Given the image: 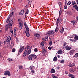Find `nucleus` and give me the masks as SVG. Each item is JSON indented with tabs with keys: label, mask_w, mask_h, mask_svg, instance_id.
<instances>
[{
	"label": "nucleus",
	"mask_w": 78,
	"mask_h": 78,
	"mask_svg": "<svg viewBox=\"0 0 78 78\" xmlns=\"http://www.w3.org/2000/svg\"><path fill=\"white\" fill-rule=\"evenodd\" d=\"M31 53V50L30 49V46H27V49L24 52L23 54V57H25L27 55H30Z\"/></svg>",
	"instance_id": "1"
},
{
	"label": "nucleus",
	"mask_w": 78,
	"mask_h": 78,
	"mask_svg": "<svg viewBox=\"0 0 78 78\" xmlns=\"http://www.w3.org/2000/svg\"><path fill=\"white\" fill-rule=\"evenodd\" d=\"M62 21V20L61 19L59 18V17H58L57 20V21H56V25H57V27L55 30V32H58V30H59V28H58V25L59 22L61 23Z\"/></svg>",
	"instance_id": "2"
},
{
	"label": "nucleus",
	"mask_w": 78,
	"mask_h": 78,
	"mask_svg": "<svg viewBox=\"0 0 78 78\" xmlns=\"http://www.w3.org/2000/svg\"><path fill=\"white\" fill-rule=\"evenodd\" d=\"M36 55L34 54H31L28 57V59L30 61H31L33 59V58L34 59H36Z\"/></svg>",
	"instance_id": "3"
},
{
	"label": "nucleus",
	"mask_w": 78,
	"mask_h": 78,
	"mask_svg": "<svg viewBox=\"0 0 78 78\" xmlns=\"http://www.w3.org/2000/svg\"><path fill=\"white\" fill-rule=\"evenodd\" d=\"M5 75H8L9 76H11V74H10V72L8 71H5L4 73Z\"/></svg>",
	"instance_id": "4"
},
{
	"label": "nucleus",
	"mask_w": 78,
	"mask_h": 78,
	"mask_svg": "<svg viewBox=\"0 0 78 78\" xmlns=\"http://www.w3.org/2000/svg\"><path fill=\"white\" fill-rule=\"evenodd\" d=\"M55 33V31L53 30H51L49 31H48V35H51V34H53Z\"/></svg>",
	"instance_id": "5"
},
{
	"label": "nucleus",
	"mask_w": 78,
	"mask_h": 78,
	"mask_svg": "<svg viewBox=\"0 0 78 78\" xmlns=\"http://www.w3.org/2000/svg\"><path fill=\"white\" fill-rule=\"evenodd\" d=\"M10 28V27L9 26V25L7 24L5 27V30L6 31H7L8 30V29Z\"/></svg>",
	"instance_id": "6"
},
{
	"label": "nucleus",
	"mask_w": 78,
	"mask_h": 78,
	"mask_svg": "<svg viewBox=\"0 0 78 78\" xmlns=\"http://www.w3.org/2000/svg\"><path fill=\"white\" fill-rule=\"evenodd\" d=\"M11 37L9 36H8L6 39V42H9L10 41H11Z\"/></svg>",
	"instance_id": "7"
},
{
	"label": "nucleus",
	"mask_w": 78,
	"mask_h": 78,
	"mask_svg": "<svg viewBox=\"0 0 78 78\" xmlns=\"http://www.w3.org/2000/svg\"><path fill=\"white\" fill-rule=\"evenodd\" d=\"M20 25H19V29L20 30H21L22 28V27H23V25H22V23L21 22H20L19 23Z\"/></svg>",
	"instance_id": "8"
},
{
	"label": "nucleus",
	"mask_w": 78,
	"mask_h": 78,
	"mask_svg": "<svg viewBox=\"0 0 78 78\" xmlns=\"http://www.w3.org/2000/svg\"><path fill=\"white\" fill-rule=\"evenodd\" d=\"M65 48L66 50H70L72 49V48L71 47L69 46H66L65 47Z\"/></svg>",
	"instance_id": "9"
},
{
	"label": "nucleus",
	"mask_w": 78,
	"mask_h": 78,
	"mask_svg": "<svg viewBox=\"0 0 78 78\" xmlns=\"http://www.w3.org/2000/svg\"><path fill=\"white\" fill-rule=\"evenodd\" d=\"M75 51L74 50H71L69 51V54L71 55H72L73 53H74V52H75Z\"/></svg>",
	"instance_id": "10"
},
{
	"label": "nucleus",
	"mask_w": 78,
	"mask_h": 78,
	"mask_svg": "<svg viewBox=\"0 0 78 78\" xmlns=\"http://www.w3.org/2000/svg\"><path fill=\"white\" fill-rule=\"evenodd\" d=\"M58 53L59 55H62V50L61 49L59 50L58 51Z\"/></svg>",
	"instance_id": "11"
},
{
	"label": "nucleus",
	"mask_w": 78,
	"mask_h": 78,
	"mask_svg": "<svg viewBox=\"0 0 78 78\" xmlns=\"http://www.w3.org/2000/svg\"><path fill=\"white\" fill-rule=\"evenodd\" d=\"M68 76L69 77H71V78H75V76L73 74H69L68 75Z\"/></svg>",
	"instance_id": "12"
},
{
	"label": "nucleus",
	"mask_w": 78,
	"mask_h": 78,
	"mask_svg": "<svg viewBox=\"0 0 78 78\" xmlns=\"http://www.w3.org/2000/svg\"><path fill=\"white\" fill-rule=\"evenodd\" d=\"M24 13V10H22L20 13H19L20 15H23Z\"/></svg>",
	"instance_id": "13"
},
{
	"label": "nucleus",
	"mask_w": 78,
	"mask_h": 78,
	"mask_svg": "<svg viewBox=\"0 0 78 78\" xmlns=\"http://www.w3.org/2000/svg\"><path fill=\"white\" fill-rule=\"evenodd\" d=\"M34 35L35 36L37 37H39L40 36V34L37 33L34 34Z\"/></svg>",
	"instance_id": "14"
},
{
	"label": "nucleus",
	"mask_w": 78,
	"mask_h": 78,
	"mask_svg": "<svg viewBox=\"0 0 78 78\" xmlns=\"http://www.w3.org/2000/svg\"><path fill=\"white\" fill-rule=\"evenodd\" d=\"M69 66L71 67H73V66H75V63H72V64H69Z\"/></svg>",
	"instance_id": "15"
},
{
	"label": "nucleus",
	"mask_w": 78,
	"mask_h": 78,
	"mask_svg": "<svg viewBox=\"0 0 78 78\" xmlns=\"http://www.w3.org/2000/svg\"><path fill=\"white\" fill-rule=\"evenodd\" d=\"M55 70L54 69H52L51 71V73H55Z\"/></svg>",
	"instance_id": "16"
},
{
	"label": "nucleus",
	"mask_w": 78,
	"mask_h": 78,
	"mask_svg": "<svg viewBox=\"0 0 78 78\" xmlns=\"http://www.w3.org/2000/svg\"><path fill=\"white\" fill-rule=\"evenodd\" d=\"M23 48H22L20 49L19 51L20 52V53H21V52H22V51L23 50Z\"/></svg>",
	"instance_id": "17"
},
{
	"label": "nucleus",
	"mask_w": 78,
	"mask_h": 78,
	"mask_svg": "<svg viewBox=\"0 0 78 78\" xmlns=\"http://www.w3.org/2000/svg\"><path fill=\"white\" fill-rule=\"evenodd\" d=\"M63 32H64V27H62V29L60 31V34H62L63 33Z\"/></svg>",
	"instance_id": "18"
},
{
	"label": "nucleus",
	"mask_w": 78,
	"mask_h": 78,
	"mask_svg": "<svg viewBox=\"0 0 78 78\" xmlns=\"http://www.w3.org/2000/svg\"><path fill=\"white\" fill-rule=\"evenodd\" d=\"M24 33L26 34L27 36V37H29V36H30V34L28 33L29 32L25 31Z\"/></svg>",
	"instance_id": "19"
},
{
	"label": "nucleus",
	"mask_w": 78,
	"mask_h": 78,
	"mask_svg": "<svg viewBox=\"0 0 78 78\" xmlns=\"http://www.w3.org/2000/svg\"><path fill=\"white\" fill-rule=\"evenodd\" d=\"M43 40L44 41H48V37H46L43 38Z\"/></svg>",
	"instance_id": "20"
},
{
	"label": "nucleus",
	"mask_w": 78,
	"mask_h": 78,
	"mask_svg": "<svg viewBox=\"0 0 78 78\" xmlns=\"http://www.w3.org/2000/svg\"><path fill=\"white\" fill-rule=\"evenodd\" d=\"M10 19V16H8L7 19V20L6 21V23H8L9 22V20Z\"/></svg>",
	"instance_id": "21"
},
{
	"label": "nucleus",
	"mask_w": 78,
	"mask_h": 78,
	"mask_svg": "<svg viewBox=\"0 0 78 78\" xmlns=\"http://www.w3.org/2000/svg\"><path fill=\"white\" fill-rule=\"evenodd\" d=\"M58 59H57V57H55L53 59V61H57Z\"/></svg>",
	"instance_id": "22"
},
{
	"label": "nucleus",
	"mask_w": 78,
	"mask_h": 78,
	"mask_svg": "<svg viewBox=\"0 0 78 78\" xmlns=\"http://www.w3.org/2000/svg\"><path fill=\"white\" fill-rule=\"evenodd\" d=\"M74 39H75V40H76V41L78 40V36L77 35H76L74 37Z\"/></svg>",
	"instance_id": "23"
},
{
	"label": "nucleus",
	"mask_w": 78,
	"mask_h": 78,
	"mask_svg": "<svg viewBox=\"0 0 78 78\" xmlns=\"http://www.w3.org/2000/svg\"><path fill=\"white\" fill-rule=\"evenodd\" d=\"M69 71L71 72H74V70H73V69L72 68H71L69 69Z\"/></svg>",
	"instance_id": "24"
},
{
	"label": "nucleus",
	"mask_w": 78,
	"mask_h": 78,
	"mask_svg": "<svg viewBox=\"0 0 78 78\" xmlns=\"http://www.w3.org/2000/svg\"><path fill=\"white\" fill-rule=\"evenodd\" d=\"M44 41H43L41 43H40V45H42V46H44Z\"/></svg>",
	"instance_id": "25"
},
{
	"label": "nucleus",
	"mask_w": 78,
	"mask_h": 78,
	"mask_svg": "<svg viewBox=\"0 0 78 78\" xmlns=\"http://www.w3.org/2000/svg\"><path fill=\"white\" fill-rule=\"evenodd\" d=\"M26 32L27 33H29V31H30V29L28 28V27H27V28H26Z\"/></svg>",
	"instance_id": "26"
},
{
	"label": "nucleus",
	"mask_w": 78,
	"mask_h": 78,
	"mask_svg": "<svg viewBox=\"0 0 78 78\" xmlns=\"http://www.w3.org/2000/svg\"><path fill=\"white\" fill-rule=\"evenodd\" d=\"M74 56V57H76V58H77V57H78V53H76Z\"/></svg>",
	"instance_id": "27"
},
{
	"label": "nucleus",
	"mask_w": 78,
	"mask_h": 78,
	"mask_svg": "<svg viewBox=\"0 0 78 78\" xmlns=\"http://www.w3.org/2000/svg\"><path fill=\"white\" fill-rule=\"evenodd\" d=\"M19 69L20 70H22V69H23V66H19Z\"/></svg>",
	"instance_id": "28"
},
{
	"label": "nucleus",
	"mask_w": 78,
	"mask_h": 78,
	"mask_svg": "<svg viewBox=\"0 0 78 78\" xmlns=\"http://www.w3.org/2000/svg\"><path fill=\"white\" fill-rule=\"evenodd\" d=\"M12 15H13V12L11 13L9 15V17H10V18L11 17H12Z\"/></svg>",
	"instance_id": "29"
},
{
	"label": "nucleus",
	"mask_w": 78,
	"mask_h": 78,
	"mask_svg": "<svg viewBox=\"0 0 78 78\" xmlns=\"http://www.w3.org/2000/svg\"><path fill=\"white\" fill-rule=\"evenodd\" d=\"M77 7H78V6L76 5H74V6H73V8H75V9L76 8H77Z\"/></svg>",
	"instance_id": "30"
},
{
	"label": "nucleus",
	"mask_w": 78,
	"mask_h": 78,
	"mask_svg": "<svg viewBox=\"0 0 78 78\" xmlns=\"http://www.w3.org/2000/svg\"><path fill=\"white\" fill-rule=\"evenodd\" d=\"M62 12V11L61 10H60L59 12V17H60L61 15V13Z\"/></svg>",
	"instance_id": "31"
},
{
	"label": "nucleus",
	"mask_w": 78,
	"mask_h": 78,
	"mask_svg": "<svg viewBox=\"0 0 78 78\" xmlns=\"http://www.w3.org/2000/svg\"><path fill=\"white\" fill-rule=\"evenodd\" d=\"M72 5H73L76 4V2H75V1H73L72 2Z\"/></svg>",
	"instance_id": "32"
},
{
	"label": "nucleus",
	"mask_w": 78,
	"mask_h": 78,
	"mask_svg": "<svg viewBox=\"0 0 78 78\" xmlns=\"http://www.w3.org/2000/svg\"><path fill=\"white\" fill-rule=\"evenodd\" d=\"M71 22L73 24V25H74L75 23V21H71Z\"/></svg>",
	"instance_id": "33"
},
{
	"label": "nucleus",
	"mask_w": 78,
	"mask_h": 78,
	"mask_svg": "<svg viewBox=\"0 0 78 78\" xmlns=\"http://www.w3.org/2000/svg\"><path fill=\"white\" fill-rule=\"evenodd\" d=\"M27 2L28 3H32L31 0H27Z\"/></svg>",
	"instance_id": "34"
},
{
	"label": "nucleus",
	"mask_w": 78,
	"mask_h": 78,
	"mask_svg": "<svg viewBox=\"0 0 78 78\" xmlns=\"http://www.w3.org/2000/svg\"><path fill=\"white\" fill-rule=\"evenodd\" d=\"M30 70H33V69H34V67L33 66H30Z\"/></svg>",
	"instance_id": "35"
},
{
	"label": "nucleus",
	"mask_w": 78,
	"mask_h": 78,
	"mask_svg": "<svg viewBox=\"0 0 78 78\" xmlns=\"http://www.w3.org/2000/svg\"><path fill=\"white\" fill-rule=\"evenodd\" d=\"M28 12H29V10H28V9H27V12L25 13V14H28Z\"/></svg>",
	"instance_id": "36"
},
{
	"label": "nucleus",
	"mask_w": 78,
	"mask_h": 78,
	"mask_svg": "<svg viewBox=\"0 0 78 78\" xmlns=\"http://www.w3.org/2000/svg\"><path fill=\"white\" fill-rule=\"evenodd\" d=\"M11 47H13L14 46V42H12L11 44Z\"/></svg>",
	"instance_id": "37"
},
{
	"label": "nucleus",
	"mask_w": 78,
	"mask_h": 78,
	"mask_svg": "<svg viewBox=\"0 0 78 78\" xmlns=\"http://www.w3.org/2000/svg\"><path fill=\"white\" fill-rule=\"evenodd\" d=\"M70 4H71V2L69 1V2L67 4V5H70Z\"/></svg>",
	"instance_id": "38"
},
{
	"label": "nucleus",
	"mask_w": 78,
	"mask_h": 78,
	"mask_svg": "<svg viewBox=\"0 0 78 78\" xmlns=\"http://www.w3.org/2000/svg\"><path fill=\"white\" fill-rule=\"evenodd\" d=\"M67 45V43L65 42H64L63 43V46L64 47H65Z\"/></svg>",
	"instance_id": "39"
},
{
	"label": "nucleus",
	"mask_w": 78,
	"mask_h": 78,
	"mask_svg": "<svg viewBox=\"0 0 78 78\" xmlns=\"http://www.w3.org/2000/svg\"><path fill=\"white\" fill-rule=\"evenodd\" d=\"M9 45H10V43H9V42H8V43L7 44V47H9Z\"/></svg>",
	"instance_id": "40"
},
{
	"label": "nucleus",
	"mask_w": 78,
	"mask_h": 78,
	"mask_svg": "<svg viewBox=\"0 0 78 78\" xmlns=\"http://www.w3.org/2000/svg\"><path fill=\"white\" fill-rule=\"evenodd\" d=\"M12 23H10L9 22V24L8 25H9V26H12Z\"/></svg>",
	"instance_id": "41"
},
{
	"label": "nucleus",
	"mask_w": 78,
	"mask_h": 78,
	"mask_svg": "<svg viewBox=\"0 0 78 78\" xmlns=\"http://www.w3.org/2000/svg\"><path fill=\"white\" fill-rule=\"evenodd\" d=\"M58 4L59 6V7H61V5H62V4L61 2H59Z\"/></svg>",
	"instance_id": "42"
},
{
	"label": "nucleus",
	"mask_w": 78,
	"mask_h": 78,
	"mask_svg": "<svg viewBox=\"0 0 78 78\" xmlns=\"http://www.w3.org/2000/svg\"><path fill=\"white\" fill-rule=\"evenodd\" d=\"M12 19H10L9 21V22H10L11 23H12Z\"/></svg>",
	"instance_id": "43"
},
{
	"label": "nucleus",
	"mask_w": 78,
	"mask_h": 78,
	"mask_svg": "<svg viewBox=\"0 0 78 78\" xmlns=\"http://www.w3.org/2000/svg\"><path fill=\"white\" fill-rule=\"evenodd\" d=\"M61 63H64V60H61L60 61Z\"/></svg>",
	"instance_id": "44"
},
{
	"label": "nucleus",
	"mask_w": 78,
	"mask_h": 78,
	"mask_svg": "<svg viewBox=\"0 0 78 78\" xmlns=\"http://www.w3.org/2000/svg\"><path fill=\"white\" fill-rule=\"evenodd\" d=\"M34 51H35V52H37V48H35L34 49Z\"/></svg>",
	"instance_id": "45"
},
{
	"label": "nucleus",
	"mask_w": 78,
	"mask_h": 78,
	"mask_svg": "<svg viewBox=\"0 0 78 78\" xmlns=\"http://www.w3.org/2000/svg\"><path fill=\"white\" fill-rule=\"evenodd\" d=\"M15 51H16V49L14 48L12 50V52H15Z\"/></svg>",
	"instance_id": "46"
},
{
	"label": "nucleus",
	"mask_w": 78,
	"mask_h": 78,
	"mask_svg": "<svg viewBox=\"0 0 78 78\" xmlns=\"http://www.w3.org/2000/svg\"><path fill=\"white\" fill-rule=\"evenodd\" d=\"M24 25L25 26V27L26 28H28V26H27V25H26L25 24H24Z\"/></svg>",
	"instance_id": "47"
},
{
	"label": "nucleus",
	"mask_w": 78,
	"mask_h": 78,
	"mask_svg": "<svg viewBox=\"0 0 78 78\" xmlns=\"http://www.w3.org/2000/svg\"><path fill=\"white\" fill-rule=\"evenodd\" d=\"M8 60H9V61H12V60L10 58H9L8 59Z\"/></svg>",
	"instance_id": "48"
},
{
	"label": "nucleus",
	"mask_w": 78,
	"mask_h": 78,
	"mask_svg": "<svg viewBox=\"0 0 78 78\" xmlns=\"http://www.w3.org/2000/svg\"><path fill=\"white\" fill-rule=\"evenodd\" d=\"M10 32L12 34H13V31L12 30H10Z\"/></svg>",
	"instance_id": "49"
},
{
	"label": "nucleus",
	"mask_w": 78,
	"mask_h": 78,
	"mask_svg": "<svg viewBox=\"0 0 78 78\" xmlns=\"http://www.w3.org/2000/svg\"><path fill=\"white\" fill-rule=\"evenodd\" d=\"M51 44H52L51 41H50L49 42V45H51Z\"/></svg>",
	"instance_id": "50"
},
{
	"label": "nucleus",
	"mask_w": 78,
	"mask_h": 78,
	"mask_svg": "<svg viewBox=\"0 0 78 78\" xmlns=\"http://www.w3.org/2000/svg\"><path fill=\"white\" fill-rule=\"evenodd\" d=\"M65 73L66 74V75H68V74L69 73H68V72L67 71H66L65 72Z\"/></svg>",
	"instance_id": "51"
},
{
	"label": "nucleus",
	"mask_w": 78,
	"mask_h": 78,
	"mask_svg": "<svg viewBox=\"0 0 78 78\" xmlns=\"http://www.w3.org/2000/svg\"><path fill=\"white\" fill-rule=\"evenodd\" d=\"M67 6H65L64 7V9H67Z\"/></svg>",
	"instance_id": "52"
},
{
	"label": "nucleus",
	"mask_w": 78,
	"mask_h": 78,
	"mask_svg": "<svg viewBox=\"0 0 78 78\" xmlns=\"http://www.w3.org/2000/svg\"><path fill=\"white\" fill-rule=\"evenodd\" d=\"M48 49H49V50H51V47H48Z\"/></svg>",
	"instance_id": "53"
},
{
	"label": "nucleus",
	"mask_w": 78,
	"mask_h": 78,
	"mask_svg": "<svg viewBox=\"0 0 78 78\" xmlns=\"http://www.w3.org/2000/svg\"><path fill=\"white\" fill-rule=\"evenodd\" d=\"M31 72L32 73H34V70H33L31 71Z\"/></svg>",
	"instance_id": "54"
},
{
	"label": "nucleus",
	"mask_w": 78,
	"mask_h": 78,
	"mask_svg": "<svg viewBox=\"0 0 78 78\" xmlns=\"http://www.w3.org/2000/svg\"><path fill=\"white\" fill-rule=\"evenodd\" d=\"M69 40L70 41H72V42H73V39H70Z\"/></svg>",
	"instance_id": "55"
},
{
	"label": "nucleus",
	"mask_w": 78,
	"mask_h": 78,
	"mask_svg": "<svg viewBox=\"0 0 78 78\" xmlns=\"http://www.w3.org/2000/svg\"><path fill=\"white\" fill-rule=\"evenodd\" d=\"M76 2L77 5H78V0H76Z\"/></svg>",
	"instance_id": "56"
},
{
	"label": "nucleus",
	"mask_w": 78,
	"mask_h": 78,
	"mask_svg": "<svg viewBox=\"0 0 78 78\" xmlns=\"http://www.w3.org/2000/svg\"><path fill=\"white\" fill-rule=\"evenodd\" d=\"M75 9H76V10L78 11V7H77Z\"/></svg>",
	"instance_id": "57"
},
{
	"label": "nucleus",
	"mask_w": 78,
	"mask_h": 78,
	"mask_svg": "<svg viewBox=\"0 0 78 78\" xmlns=\"http://www.w3.org/2000/svg\"><path fill=\"white\" fill-rule=\"evenodd\" d=\"M14 36H15V37L16 36V33H14Z\"/></svg>",
	"instance_id": "58"
},
{
	"label": "nucleus",
	"mask_w": 78,
	"mask_h": 78,
	"mask_svg": "<svg viewBox=\"0 0 78 78\" xmlns=\"http://www.w3.org/2000/svg\"><path fill=\"white\" fill-rule=\"evenodd\" d=\"M58 58H60V56H59V55H58Z\"/></svg>",
	"instance_id": "59"
},
{
	"label": "nucleus",
	"mask_w": 78,
	"mask_h": 78,
	"mask_svg": "<svg viewBox=\"0 0 78 78\" xmlns=\"http://www.w3.org/2000/svg\"><path fill=\"white\" fill-rule=\"evenodd\" d=\"M60 67L59 66H57V67H56V69H59Z\"/></svg>",
	"instance_id": "60"
},
{
	"label": "nucleus",
	"mask_w": 78,
	"mask_h": 78,
	"mask_svg": "<svg viewBox=\"0 0 78 78\" xmlns=\"http://www.w3.org/2000/svg\"><path fill=\"white\" fill-rule=\"evenodd\" d=\"M32 48H33V47L32 46H31L30 47V50H31V49H32Z\"/></svg>",
	"instance_id": "61"
},
{
	"label": "nucleus",
	"mask_w": 78,
	"mask_h": 78,
	"mask_svg": "<svg viewBox=\"0 0 78 78\" xmlns=\"http://www.w3.org/2000/svg\"><path fill=\"white\" fill-rule=\"evenodd\" d=\"M14 33H16V30H14Z\"/></svg>",
	"instance_id": "62"
},
{
	"label": "nucleus",
	"mask_w": 78,
	"mask_h": 78,
	"mask_svg": "<svg viewBox=\"0 0 78 78\" xmlns=\"http://www.w3.org/2000/svg\"><path fill=\"white\" fill-rule=\"evenodd\" d=\"M43 52H44V51H45V49L44 48L43 49Z\"/></svg>",
	"instance_id": "63"
},
{
	"label": "nucleus",
	"mask_w": 78,
	"mask_h": 78,
	"mask_svg": "<svg viewBox=\"0 0 78 78\" xmlns=\"http://www.w3.org/2000/svg\"><path fill=\"white\" fill-rule=\"evenodd\" d=\"M73 42H76V40H73Z\"/></svg>",
	"instance_id": "64"
}]
</instances>
